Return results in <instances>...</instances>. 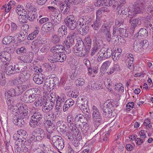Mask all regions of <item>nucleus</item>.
Returning <instances> with one entry per match:
<instances>
[{"instance_id": "f3484780", "label": "nucleus", "mask_w": 153, "mask_h": 153, "mask_svg": "<svg viewBox=\"0 0 153 153\" xmlns=\"http://www.w3.org/2000/svg\"><path fill=\"white\" fill-rule=\"evenodd\" d=\"M31 87V85L29 82H28L26 84L19 85L16 88V91L18 92L17 95H20L22 94L24 91Z\"/></svg>"}, {"instance_id": "7c9ffc66", "label": "nucleus", "mask_w": 153, "mask_h": 153, "mask_svg": "<svg viewBox=\"0 0 153 153\" xmlns=\"http://www.w3.org/2000/svg\"><path fill=\"white\" fill-rule=\"evenodd\" d=\"M18 92L16 91V90L14 89L13 88H11L10 90L8 91L5 93L6 97H13L16 96H18L19 95H17L16 94H18Z\"/></svg>"}, {"instance_id": "6e6d98bb", "label": "nucleus", "mask_w": 153, "mask_h": 153, "mask_svg": "<svg viewBox=\"0 0 153 153\" xmlns=\"http://www.w3.org/2000/svg\"><path fill=\"white\" fill-rule=\"evenodd\" d=\"M59 36L57 35H53L52 36V41L53 43H58L60 41Z\"/></svg>"}, {"instance_id": "72a5a7b5", "label": "nucleus", "mask_w": 153, "mask_h": 153, "mask_svg": "<svg viewBox=\"0 0 153 153\" xmlns=\"http://www.w3.org/2000/svg\"><path fill=\"white\" fill-rule=\"evenodd\" d=\"M124 19L123 16H119L115 20V25H114L116 26L119 25V27L122 25H123Z\"/></svg>"}, {"instance_id": "39448f33", "label": "nucleus", "mask_w": 153, "mask_h": 153, "mask_svg": "<svg viewBox=\"0 0 153 153\" xmlns=\"http://www.w3.org/2000/svg\"><path fill=\"white\" fill-rule=\"evenodd\" d=\"M42 118V114L40 112L38 111L33 112L29 123L30 125L33 128H35L36 126H39V124H41L39 122Z\"/></svg>"}, {"instance_id": "ea45409f", "label": "nucleus", "mask_w": 153, "mask_h": 153, "mask_svg": "<svg viewBox=\"0 0 153 153\" xmlns=\"http://www.w3.org/2000/svg\"><path fill=\"white\" fill-rule=\"evenodd\" d=\"M16 36H18L17 40L18 41L20 42L24 40L25 34H24V32L22 31H20L18 32Z\"/></svg>"}, {"instance_id": "7ed1b4c3", "label": "nucleus", "mask_w": 153, "mask_h": 153, "mask_svg": "<svg viewBox=\"0 0 153 153\" xmlns=\"http://www.w3.org/2000/svg\"><path fill=\"white\" fill-rule=\"evenodd\" d=\"M36 93L32 89H29L25 92L21 97L22 100L26 103L33 102L37 98Z\"/></svg>"}, {"instance_id": "6e6552de", "label": "nucleus", "mask_w": 153, "mask_h": 153, "mask_svg": "<svg viewBox=\"0 0 153 153\" xmlns=\"http://www.w3.org/2000/svg\"><path fill=\"white\" fill-rule=\"evenodd\" d=\"M59 80L57 77H54L49 79H47L45 82L44 87L49 88L51 90H53L56 87V85L59 83Z\"/></svg>"}, {"instance_id": "9b49d317", "label": "nucleus", "mask_w": 153, "mask_h": 153, "mask_svg": "<svg viewBox=\"0 0 153 153\" xmlns=\"http://www.w3.org/2000/svg\"><path fill=\"white\" fill-rule=\"evenodd\" d=\"M28 108L27 106L25 104H18L19 114L23 115L25 118H28Z\"/></svg>"}, {"instance_id": "423d86ee", "label": "nucleus", "mask_w": 153, "mask_h": 153, "mask_svg": "<svg viewBox=\"0 0 153 153\" xmlns=\"http://www.w3.org/2000/svg\"><path fill=\"white\" fill-rule=\"evenodd\" d=\"M52 141L54 146L58 150H62L64 147V140L59 136H53L52 137Z\"/></svg>"}, {"instance_id": "9d476101", "label": "nucleus", "mask_w": 153, "mask_h": 153, "mask_svg": "<svg viewBox=\"0 0 153 153\" xmlns=\"http://www.w3.org/2000/svg\"><path fill=\"white\" fill-rule=\"evenodd\" d=\"M11 59L10 54L7 51L0 52V61L6 65L9 64Z\"/></svg>"}, {"instance_id": "2f4dec72", "label": "nucleus", "mask_w": 153, "mask_h": 153, "mask_svg": "<svg viewBox=\"0 0 153 153\" xmlns=\"http://www.w3.org/2000/svg\"><path fill=\"white\" fill-rule=\"evenodd\" d=\"M138 35L137 34L135 35V36H141L142 37H145L148 36V32L147 30L144 28H142L139 30V32L137 33Z\"/></svg>"}, {"instance_id": "680f3d73", "label": "nucleus", "mask_w": 153, "mask_h": 153, "mask_svg": "<svg viewBox=\"0 0 153 153\" xmlns=\"http://www.w3.org/2000/svg\"><path fill=\"white\" fill-rule=\"evenodd\" d=\"M111 62L108 61H106L104 62L102 64L101 68L105 70L106 69V68H108L110 65Z\"/></svg>"}, {"instance_id": "412c9836", "label": "nucleus", "mask_w": 153, "mask_h": 153, "mask_svg": "<svg viewBox=\"0 0 153 153\" xmlns=\"http://www.w3.org/2000/svg\"><path fill=\"white\" fill-rule=\"evenodd\" d=\"M74 43V42L67 38V39L65 41L63 44V47L65 50V51L67 53H69L70 51V47Z\"/></svg>"}, {"instance_id": "393cba45", "label": "nucleus", "mask_w": 153, "mask_h": 153, "mask_svg": "<svg viewBox=\"0 0 153 153\" xmlns=\"http://www.w3.org/2000/svg\"><path fill=\"white\" fill-rule=\"evenodd\" d=\"M84 119V115L81 114H78L75 117V125L78 127H81V123L83 120Z\"/></svg>"}, {"instance_id": "2eb2a0df", "label": "nucleus", "mask_w": 153, "mask_h": 153, "mask_svg": "<svg viewBox=\"0 0 153 153\" xmlns=\"http://www.w3.org/2000/svg\"><path fill=\"white\" fill-rule=\"evenodd\" d=\"M63 2L59 4V6L60 10L64 14H67L69 11L70 5L69 3Z\"/></svg>"}, {"instance_id": "473e14b6", "label": "nucleus", "mask_w": 153, "mask_h": 153, "mask_svg": "<svg viewBox=\"0 0 153 153\" xmlns=\"http://www.w3.org/2000/svg\"><path fill=\"white\" fill-rule=\"evenodd\" d=\"M52 23L48 22L44 24L42 26V29L43 30L48 31L52 30Z\"/></svg>"}, {"instance_id": "a18cd8bd", "label": "nucleus", "mask_w": 153, "mask_h": 153, "mask_svg": "<svg viewBox=\"0 0 153 153\" xmlns=\"http://www.w3.org/2000/svg\"><path fill=\"white\" fill-rule=\"evenodd\" d=\"M76 102V103H78V105L80 103L81 104L83 103V105H84V106L85 107V109L86 110V111H87V101L85 99H83L81 98L80 100L79 99V100H78Z\"/></svg>"}, {"instance_id": "09e8293b", "label": "nucleus", "mask_w": 153, "mask_h": 153, "mask_svg": "<svg viewBox=\"0 0 153 153\" xmlns=\"http://www.w3.org/2000/svg\"><path fill=\"white\" fill-rule=\"evenodd\" d=\"M44 103L43 100L39 98L34 102V104L36 107H41Z\"/></svg>"}, {"instance_id": "b1692460", "label": "nucleus", "mask_w": 153, "mask_h": 153, "mask_svg": "<svg viewBox=\"0 0 153 153\" xmlns=\"http://www.w3.org/2000/svg\"><path fill=\"white\" fill-rule=\"evenodd\" d=\"M11 33L14 37L16 36L17 32L19 31L18 26L15 23L12 22L10 23Z\"/></svg>"}, {"instance_id": "338daca9", "label": "nucleus", "mask_w": 153, "mask_h": 153, "mask_svg": "<svg viewBox=\"0 0 153 153\" xmlns=\"http://www.w3.org/2000/svg\"><path fill=\"white\" fill-rule=\"evenodd\" d=\"M76 42L75 45L77 46H84V43L81 38H78L76 39Z\"/></svg>"}, {"instance_id": "4468645a", "label": "nucleus", "mask_w": 153, "mask_h": 153, "mask_svg": "<svg viewBox=\"0 0 153 153\" xmlns=\"http://www.w3.org/2000/svg\"><path fill=\"white\" fill-rule=\"evenodd\" d=\"M53 57V59L52 60L53 63L56 62H63L65 61L66 58V56L65 54L61 53L54 54Z\"/></svg>"}, {"instance_id": "aec40b11", "label": "nucleus", "mask_w": 153, "mask_h": 153, "mask_svg": "<svg viewBox=\"0 0 153 153\" xmlns=\"http://www.w3.org/2000/svg\"><path fill=\"white\" fill-rule=\"evenodd\" d=\"M51 50L54 54L60 53L65 51L63 46L61 45H56L53 47Z\"/></svg>"}, {"instance_id": "3c124183", "label": "nucleus", "mask_w": 153, "mask_h": 153, "mask_svg": "<svg viewBox=\"0 0 153 153\" xmlns=\"http://www.w3.org/2000/svg\"><path fill=\"white\" fill-rule=\"evenodd\" d=\"M119 26H117L115 25H114L113 27V32L112 33L113 35H114L116 34L115 35L113 36L112 37H114L115 36H116L117 37L118 36V35H120V32H119Z\"/></svg>"}, {"instance_id": "c9c22d12", "label": "nucleus", "mask_w": 153, "mask_h": 153, "mask_svg": "<svg viewBox=\"0 0 153 153\" xmlns=\"http://www.w3.org/2000/svg\"><path fill=\"white\" fill-rule=\"evenodd\" d=\"M53 106V104L47 103L42 107V111L44 113L48 112L52 109Z\"/></svg>"}, {"instance_id": "de8ad7c7", "label": "nucleus", "mask_w": 153, "mask_h": 153, "mask_svg": "<svg viewBox=\"0 0 153 153\" xmlns=\"http://www.w3.org/2000/svg\"><path fill=\"white\" fill-rule=\"evenodd\" d=\"M76 33L75 31H71L68 35L67 38L71 40H72V41L74 42V40L76 38Z\"/></svg>"}, {"instance_id": "79ce46f5", "label": "nucleus", "mask_w": 153, "mask_h": 153, "mask_svg": "<svg viewBox=\"0 0 153 153\" xmlns=\"http://www.w3.org/2000/svg\"><path fill=\"white\" fill-rule=\"evenodd\" d=\"M48 8L50 11L52 13V14H54L53 15L54 17L58 14L59 10L55 7L53 6H48Z\"/></svg>"}, {"instance_id": "c03bdc74", "label": "nucleus", "mask_w": 153, "mask_h": 153, "mask_svg": "<svg viewBox=\"0 0 153 153\" xmlns=\"http://www.w3.org/2000/svg\"><path fill=\"white\" fill-rule=\"evenodd\" d=\"M14 69L13 65L9 66L7 69L6 74L10 76V74H15Z\"/></svg>"}, {"instance_id": "8fccbe9b", "label": "nucleus", "mask_w": 153, "mask_h": 153, "mask_svg": "<svg viewBox=\"0 0 153 153\" xmlns=\"http://www.w3.org/2000/svg\"><path fill=\"white\" fill-rule=\"evenodd\" d=\"M114 88L116 91L120 92H123L124 91V87L122 84H117L114 85Z\"/></svg>"}, {"instance_id": "6ab92c4d", "label": "nucleus", "mask_w": 153, "mask_h": 153, "mask_svg": "<svg viewBox=\"0 0 153 153\" xmlns=\"http://www.w3.org/2000/svg\"><path fill=\"white\" fill-rule=\"evenodd\" d=\"M65 94L61 93L60 96H57V99L56 100V105L59 107H62L65 103Z\"/></svg>"}, {"instance_id": "5701e85b", "label": "nucleus", "mask_w": 153, "mask_h": 153, "mask_svg": "<svg viewBox=\"0 0 153 153\" xmlns=\"http://www.w3.org/2000/svg\"><path fill=\"white\" fill-rule=\"evenodd\" d=\"M140 20L139 18H136L131 19H129V22L131 24V29L132 30H134V28L137 27L139 25Z\"/></svg>"}, {"instance_id": "f257e3e1", "label": "nucleus", "mask_w": 153, "mask_h": 153, "mask_svg": "<svg viewBox=\"0 0 153 153\" xmlns=\"http://www.w3.org/2000/svg\"><path fill=\"white\" fill-rule=\"evenodd\" d=\"M35 134H33L32 132L29 140L25 141L22 140L21 142L16 141L15 146V152L16 153H20L21 152H26L28 150H30L32 143L39 140H38L37 136H35Z\"/></svg>"}, {"instance_id": "c85d7f7f", "label": "nucleus", "mask_w": 153, "mask_h": 153, "mask_svg": "<svg viewBox=\"0 0 153 153\" xmlns=\"http://www.w3.org/2000/svg\"><path fill=\"white\" fill-rule=\"evenodd\" d=\"M58 33L60 37L66 35L67 28L65 25H62L58 30Z\"/></svg>"}, {"instance_id": "49530a36", "label": "nucleus", "mask_w": 153, "mask_h": 153, "mask_svg": "<svg viewBox=\"0 0 153 153\" xmlns=\"http://www.w3.org/2000/svg\"><path fill=\"white\" fill-rule=\"evenodd\" d=\"M7 99L6 102L8 105V108H10L11 107L13 106L14 101L11 97H6Z\"/></svg>"}, {"instance_id": "864d4df0", "label": "nucleus", "mask_w": 153, "mask_h": 153, "mask_svg": "<svg viewBox=\"0 0 153 153\" xmlns=\"http://www.w3.org/2000/svg\"><path fill=\"white\" fill-rule=\"evenodd\" d=\"M55 129V127L54 124L49 125L47 126V131L49 133H53Z\"/></svg>"}, {"instance_id": "bf43d9fd", "label": "nucleus", "mask_w": 153, "mask_h": 153, "mask_svg": "<svg viewBox=\"0 0 153 153\" xmlns=\"http://www.w3.org/2000/svg\"><path fill=\"white\" fill-rule=\"evenodd\" d=\"M26 16L19 15L18 18L19 22L21 24L27 23V21L26 18Z\"/></svg>"}, {"instance_id": "13d9d810", "label": "nucleus", "mask_w": 153, "mask_h": 153, "mask_svg": "<svg viewBox=\"0 0 153 153\" xmlns=\"http://www.w3.org/2000/svg\"><path fill=\"white\" fill-rule=\"evenodd\" d=\"M89 126V125H88V124H83L82 126V125L81 124V127H80L78 128L80 129L83 133H84L87 132L88 130V129Z\"/></svg>"}, {"instance_id": "1a4fd4ad", "label": "nucleus", "mask_w": 153, "mask_h": 153, "mask_svg": "<svg viewBox=\"0 0 153 153\" xmlns=\"http://www.w3.org/2000/svg\"><path fill=\"white\" fill-rule=\"evenodd\" d=\"M67 122L68 126L70 130L74 132H77L76 129V126H75V118H74L72 115L70 114L67 116Z\"/></svg>"}, {"instance_id": "cd10ccee", "label": "nucleus", "mask_w": 153, "mask_h": 153, "mask_svg": "<svg viewBox=\"0 0 153 153\" xmlns=\"http://www.w3.org/2000/svg\"><path fill=\"white\" fill-rule=\"evenodd\" d=\"M73 52L76 55L80 57L85 56L86 53V51L84 49L80 50L73 49Z\"/></svg>"}, {"instance_id": "0eeeda50", "label": "nucleus", "mask_w": 153, "mask_h": 153, "mask_svg": "<svg viewBox=\"0 0 153 153\" xmlns=\"http://www.w3.org/2000/svg\"><path fill=\"white\" fill-rule=\"evenodd\" d=\"M64 22L70 29L73 30L76 28V22L75 20V18L73 16H68L65 19Z\"/></svg>"}, {"instance_id": "4d7b16f0", "label": "nucleus", "mask_w": 153, "mask_h": 153, "mask_svg": "<svg viewBox=\"0 0 153 153\" xmlns=\"http://www.w3.org/2000/svg\"><path fill=\"white\" fill-rule=\"evenodd\" d=\"M120 54H121L120 53H117V52H114V53H112V58L114 61L116 62L118 59H119V57L120 56Z\"/></svg>"}, {"instance_id": "603ef678", "label": "nucleus", "mask_w": 153, "mask_h": 153, "mask_svg": "<svg viewBox=\"0 0 153 153\" xmlns=\"http://www.w3.org/2000/svg\"><path fill=\"white\" fill-rule=\"evenodd\" d=\"M98 84L96 83L92 82L91 83H89L88 85V88H91L92 90H98L99 88L98 86Z\"/></svg>"}, {"instance_id": "a211bd4d", "label": "nucleus", "mask_w": 153, "mask_h": 153, "mask_svg": "<svg viewBox=\"0 0 153 153\" xmlns=\"http://www.w3.org/2000/svg\"><path fill=\"white\" fill-rule=\"evenodd\" d=\"M100 53H101L104 58H110L111 55H112V51L111 49L108 48L105 51L104 48H102L100 50Z\"/></svg>"}, {"instance_id": "c756f323", "label": "nucleus", "mask_w": 153, "mask_h": 153, "mask_svg": "<svg viewBox=\"0 0 153 153\" xmlns=\"http://www.w3.org/2000/svg\"><path fill=\"white\" fill-rule=\"evenodd\" d=\"M110 28L107 24H104L102 25L99 31V33H103L104 34L109 33Z\"/></svg>"}, {"instance_id": "a878e982", "label": "nucleus", "mask_w": 153, "mask_h": 153, "mask_svg": "<svg viewBox=\"0 0 153 153\" xmlns=\"http://www.w3.org/2000/svg\"><path fill=\"white\" fill-rule=\"evenodd\" d=\"M30 74L27 71H24L23 73L21 74L19 77V80L22 82L27 80L30 77Z\"/></svg>"}, {"instance_id": "0e129e2a", "label": "nucleus", "mask_w": 153, "mask_h": 153, "mask_svg": "<svg viewBox=\"0 0 153 153\" xmlns=\"http://www.w3.org/2000/svg\"><path fill=\"white\" fill-rule=\"evenodd\" d=\"M26 49L25 47H22L20 48H17L16 50V53L18 54H21L22 53H25L26 52Z\"/></svg>"}, {"instance_id": "052dcab7", "label": "nucleus", "mask_w": 153, "mask_h": 153, "mask_svg": "<svg viewBox=\"0 0 153 153\" xmlns=\"http://www.w3.org/2000/svg\"><path fill=\"white\" fill-rule=\"evenodd\" d=\"M22 5H18L16 9V13L19 15H21L22 12Z\"/></svg>"}, {"instance_id": "bb28decb", "label": "nucleus", "mask_w": 153, "mask_h": 153, "mask_svg": "<svg viewBox=\"0 0 153 153\" xmlns=\"http://www.w3.org/2000/svg\"><path fill=\"white\" fill-rule=\"evenodd\" d=\"M15 37L14 36H7L5 37L3 39L2 43L5 45H7L10 42H14Z\"/></svg>"}, {"instance_id": "4be33fe9", "label": "nucleus", "mask_w": 153, "mask_h": 153, "mask_svg": "<svg viewBox=\"0 0 153 153\" xmlns=\"http://www.w3.org/2000/svg\"><path fill=\"white\" fill-rule=\"evenodd\" d=\"M17 133L18 135V139L19 140L16 141L21 142L22 140V139L25 140L27 135V132L24 130H19L17 131Z\"/></svg>"}, {"instance_id": "e433bc0d", "label": "nucleus", "mask_w": 153, "mask_h": 153, "mask_svg": "<svg viewBox=\"0 0 153 153\" xmlns=\"http://www.w3.org/2000/svg\"><path fill=\"white\" fill-rule=\"evenodd\" d=\"M94 123L97 126H98L102 122L101 116H100L93 117Z\"/></svg>"}, {"instance_id": "774afa93", "label": "nucleus", "mask_w": 153, "mask_h": 153, "mask_svg": "<svg viewBox=\"0 0 153 153\" xmlns=\"http://www.w3.org/2000/svg\"><path fill=\"white\" fill-rule=\"evenodd\" d=\"M13 66L14 68L15 74L21 72L22 70L21 69V68L18 64H16L13 65Z\"/></svg>"}, {"instance_id": "f8f14e48", "label": "nucleus", "mask_w": 153, "mask_h": 153, "mask_svg": "<svg viewBox=\"0 0 153 153\" xmlns=\"http://www.w3.org/2000/svg\"><path fill=\"white\" fill-rule=\"evenodd\" d=\"M142 5L141 4H138L133 6L131 11H130L128 17L131 18V16H135L138 13H141L142 10Z\"/></svg>"}, {"instance_id": "e2e57ef3", "label": "nucleus", "mask_w": 153, "mask_h": 153, "mask_svg": "<svg viewBox=\"0 0 153 153\" xmlns=\"http://www.w3.org/2000/svg\"><path fill=\"white\" fill-rule=\"evenodd\" d=\"M100 49L96 46L93 45V46L91 50V55L94 56L96 53Z\"/></svg>"}, {"instance_id": "ddd939ff", "label": "nucleus", "mask_w": 153, "mask_h": 153, "mask_svg": "<svg viewBox=\"0 0 153 153\" xmlns=\"http://www.w3.org/2000/svg\"><path fill=\"white\" fill-rule=\"evenodd\" d=\"M25 118L23 115L19 114L18 116H16V117H14L13 123L15 125L21 127L22 125L25 124V122L24 119Z\"/></svg>"}, {"instance_id": "4c0bfd02", "label": "nucleus", "mask_w": 153, "mask_h": 153, "mask_svg": "<svg viewBox=\"0 0 153 153\" xmlns=\"http://www.w3.org/2000/svg\"><path fill=\"white\" fill-rule=\"evenodd\" d=\"M120 67L118 64L117 63H114L113 66L110 69L109 73L111 74L114 72L118 71L120 70Z\"/></svg>"}, {"instance_id": "f704fd0d", "label": "nucleus", "mask_w": 153, "mask_h": 153, "mask_svg": "<svg viewBox=\"0 0 153 153\" xmlns=\"http://www.w3.org/2000/svg\"><path fill=\"white\" fill-rule=\"evenodd\" d=\"M101 21L100 19H97L94 21L93 24H91V27L96 30H98L101 25Z\"/></svg>"}, {"instance_id": "69168bd1", "label": "nucleus", "mask_w": 153, "mask_h": 153, "mask_svg": "<svg viewBox=\"0 0 153 153\" xmlns=\"http://www.w3.org/2000/svg\"><path fill=\"white\" fill-rule=\"evenodd\" d=\"M82 18L84 20V22H86V23L87 24V25L88 26H89L90 25H91L90 22L91 20V19L89 16H83Z\"/></svg>"}, {"instance_id": "37998d69", "label": "nucleus", "mask_w": 153, "mask_h": 153, "mask_svg": "<svg viewBox=\"0 0 153 153\" xmlns=\"http://www.w3.org/2000/svg\"><path fill=\"white\" fill-rule=\"evenodd\" d=\"M92 116L93 117H96V116L100 115V113L96 106L93 105L92 107Z\"/></svg>"}, {"instance_id": "20e7f679", "label": "nucleus", "mask_w": 153, "mask_h": 153, "mask_svg": "<svg viewBox=\"0 0 153 153\" xmlns=\"http://www.w3.org/2000/svg\"><path fill=\"white\" fill-rule=\"evenodd\" d=\"M148 45V42L146 40L140 41L136 40L134 44L133 49L136 52H142L147 48Z\"/></svg>"}, {"instance_id": "58836bf2", "label": "nucleus", "mask_w": 153, "mask_h": 153, "mask_svg": "<svg viewBox=\"0 0 153 153\" xmlns=\"http://www.w3.org/2000/svg\"><path fill=\"white\" fill-rule=\"evenodd\" d=\"M35 82L38 84L40 85L42 83L43 81V79L38 75H35L33 79Z\"/></svg>"}, {"instance_id": "5fc2aeb1", "label": "nucleus", "mask_w": 153, "mask_h": 153, "mask_svg": "<svg viewBox=\"0 0 153 153\" xmlns=\"http://www.w3.org/2000/svg\"><path fill=\"white\" fill-rule=\"evenodd\" d=\"M85 82V80L83 78H78L75 81L77 86H82L84 84Z\"/></svg>"}, {"instance_id": "f03ea898", "label": "nucleus", "mask_w": 153, "mask_h": 153, "mask_svg": "<svg viewBox=\"0 0 153 153\" xmlns=\"http://www.w3.org/2000/svg\"><path fill=\"white\" fill-rule=\"evenodd\" d=\"M114 102L113 101L108 100L104 103L102 108L103 114L106 117H111L112 115V109L114 108Z\"/></svg>"}, {"instance_id": "a19ab883", "label": "nucleus", "mask_w": 153, "mask_h": 153, "mask_svg": "<svg viewBox=\"0 0 153 153\" xmlns=\"http://www.w3.org/2000/svg\"><path fill=\"white\" fill-rule=\"evenodd\" d=\"M89 26L85 25L83 27H81L80 28L79 33L82 35H85L87 34Z\"/></svg>"}, {"instance_id": "dca6fc26", "label": "nucleus", "mask_w": 153, "mask_h": 153, "mask_svg": "<svg viewBox=\"0 0 153 153\" xmlns=\"http://www.w3.org/2000/svg\"><path fill=\"white\" fill-rule=\"evenodd\" d=\"M38 134L37 137L38 138V140H41L44 138L45 136V132L44 129L42 128H36L34 131H33V134Z\"/></svg>"}]
</instances>
